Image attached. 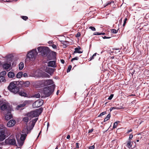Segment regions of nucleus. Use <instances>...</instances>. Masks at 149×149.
<instances>
[{
    "mask_svg": "<svg viewBox=\"0 0 149 149\" xmlns=\"http://www.w3.org/2000/svg\"><path fill=\"white\" fill-rule=\"evenodd\" d=\"M49 123H47V129H48V127H49Z\"/></svg>",
    "mask_w": 149,
    "mask_h": 149,
    "instance_id": "61",
    "label": "nucleus"
},
{
    "mask_svg": "<svg viewBox=\"0 0 149 149\" xmlns=\"http://www.w3.org/2000/svg\"><path fill=\"white\" fill-rule=\"evenodd\" d=\"M89 29H90L93 31H95L96 30L95 28L93 26H90L89 27Z\"/></svg>",
    "mask_w": 149,
    "mask_h": 149,
    "instance_id": "39",
    "label": "nucleus"
},
{
    "mask_svg": "<svg viewBox=\"0 0 149 149\" xmlns=\"http://www.w3.org/2000/svg\"><path fill=\"white\" fill-rule=\"evenodd\" d=\"M35 124V123L34 122H33L32 121V123L31 125L30 126V127H27V128H28V130H31Z\"/></svg>",
    "mask_w": 149,
    "mask_h": 149,
    "instance_id": "29",
    "label": "nucleus"
},
{
    "mask_svg": "<svg viewBox=\"0 0 149 149\" xmlns=\"http://www.w3.org/2000/svg\"><path fill=\"white\" fill-rule=\"evenodd\" d=\"M42 111V109L41 108L35 111H32L27 114V116L30 117L31 118L38 116Z\"/></svg>",
    "mask_w": 149,
    "mask_h": 149,
    "instance_id": "4",
    "label": "nucleus"
},
{
    "mask_svg": "<svg viewBox=\"0 0 149 149\" xmlns=\"http://www.w3.org/2000/svg\"><path fill=\"white\" fill-rule=\"evenodd\" d=\"M70 138V135H68L67 136V139H69Z\"/></svg>",
    "mask_w": 149,
    "mask_h": 149,
    "instance_id": "57",
    "label": "nucleus"
},
{
    "mask_svg": "<svg viewBox=\"0 0 149 149\" xmlns=\"http://www.w3.org/2000/svg\"><path fill=\"white\" fill-rule=\"evenodd\" d=\"M37 54V52L36 49H33L31 51L27 54L26 61L29 62L33 61Z\"/></svg>",
    "mask_w": 149,
    "mask_h": 149,
    "instance_id": "3",
    "label": "nucleus"
},
{
    "mask_svg": "<svg viewBox=\"0 0 149 149\" xmlns=\"http://www.w3.org/2000/svg\"><path fill=\"white\" fill-rule=\"evenodd\" d=\"M132 131V129H130V130H129L128 131V133H129V132H131Z\"/></svg>",
    "mask_w": 149,
    "mask_h": 149,
    "instance_id": "58",
    "label": "nucleus"
},
{
    "mask_svg": "<svg viewBox=\"0 0 149 149\" xmlns=\"http://www.w3.org/2000/svg\"><path fill=\"white\" fill-rule=\"evenodd\" d=\"M28 133L29 132L28 128L22 131V133H25V134H22L21 135L20 139L24 141L25 140L26 137L27 136V134H28Z\"/></svg>",
    "mask_w": 149,
    "mask_h": 149,
    "instance_id": "8",
    "label": "nucleus"
},
{
    "mask_svg": "<svg viewBox=\"0 0 149 149\" xmlns=\"http://www.w3.org/2000/svg\"><path fill=\"white\" fill-rule=\"evenodd\" d=\"M119 109V108H116V107H113L111 108L110 109V110L111 111L113 109Z\"/></svg>",
    "mask_w": 149,
    "mask_h": 149,
    "instance_id": "46",
    "label": "nucleus"
},
{
    "mask_svg": "<svg viewBox=\"0 0 149 149\" xmlns=\"http://www.w3.org/2000/svg\"><path fill=\"white\" fill-rule=\"evenodd\" d=\"M37 49L38 52L40 53L43 56L46 55L49 51L48 48L44 47H39Z\"/></svg>",
    "mask_w": 149,
    "mask_h": 149,
    "instance_id": "5",
    "label": "nucleus"
},
{
    "mask_svg": "<svg viewBox=\"0 0 149 149\" xmlns=\"http://www.w3.org/2000/svg\"><path fill=\"white\" fill-rule=\"evenodd\" d=\"M104 39H109L111 38L110 37H106V36H104V37H102Z\"/></svg>",
    "mask_w": 149,
    "mask_h": 149,
    "instance_id": "52",
    "label": "nucleus"
},
{
    "mask_svg": "<svg viewBox=\"0 0 149 149\" xmlns=\"http://www.w3.org/2000/svg\"><path fill=\"white\" fill-rule=\"evenodd\" d=\"M43 103V101L41 99H39L33 104V106L34 108H38L41 106Z\"/></svg>",
    "mask_w": 149,
    "mask_h": 149,
    "instance_id": "6",
    "label": "nucleus"
},
{
    "mask_svg": "<svg viewBox=\"0 0 149 149\" xmlns=\"http://www.w3.org/2000/svg\"><path fill=\"white\" fill-rule=\"evenodd\" d=\"M111 117V115L110 114H109L107 117L104 118V122H106Z\"/></svg>",
    "mask_w": 149,
    "mask_h": 149,
    "instance_id": "30",
    "label": "nucleus"
},
{
    "mask_svg": "<svg viewBox=\"0 0 149 149\" xmlns=\"http://www.w3.org/2000/svg\"><path fill=\"white\" fill-rule=\"evenodd\" d=\"M120 122L118 121H116L115 123H114L113 126V128H116L118 125V123L119 122Z\"/></svg>",
    "mask_w": 149,
    "mask_h": 149,
    "instance_id": "31",
    "label": "nucleus"
},
{
    "mask_svg": "<svg viewBox=\"0 0 149 149\" xmlns=\"http://www.w3.org/2000/svg\"><path fill=\"white\" fill-rule=\"evenodd\" d=\"M18 94H19V95L22 96H24L25 97L27 96V94L23 91L19 92L18 93Z\"/></svg>",
    "mask_w": 149,
    "mask_h": 149,
    "instance_id": "22",
    "label": "nucleus"
},
{
    "mask_svg": "<svg viewBox=\"0 0 149 149\" xmlns=\"http://www.w3.org/2000/svg\"><path fill=\"white\" fill-rule=\"evenodd\" d=\"M55 88V85H52L49 86L44 88L42 92L45 97H48L50 95L54 92Z\"/></svg>",
    "mask_w": 149,
    "mask_h": 149,
    "instance_id": "2",
    "label": "nucleus"
},
{
    "mask_svg": "<svg viewBox=\"0 0 149 149\" xmlns=\"http://www.w3.org/2000/svg\"><path fill=\"white\" fill-rule=\"evenodd\" d=\"M106 112H105V111L102 112V113H101L98 116V117H100V116H102V115H104L105 114H106Z\"/></svg>",
    "mask_w": 149,
    "mask_h": 149,
    "instance_id": "40",
    "label": "nucleus"
},
{
    "mask_svg": "<svg viewBox=\"0 0 149 149\" xmlns=\"http://www.w3.org/2000/svg\"><path fill=\"white\" fill-rule=\"evenodd\" d=\"M105 34V33H99L98 32H95L94 34V35H104Z\"/></svg>",
    "mask_w": 149,
    "mask_h": 149,
    "instance_id": "33",
    "label": "nucleus"
},
{
    "mask_svg": "<svg viewBox=\"0 0 149 149\" xmlns=\"http://www.w3.org/2000/svg\"><path fill=\"white\" fill-rule=\"evenodd\" d=\"M61 62L63 64L64 63V61L63 59H61Z\"/></svg>",
    "mask_w": 149,
    "mask_h": 149,
    "instance_id": "56",
    "label": "nucleus"
},
{
    "mask_svg": "<svg viewBox=\"0 0 149 149\" xmlns=\"http://www.w3.org/2000/svg\"><path fill=\"white\" fill-rule=\"evenodd\" d=\"M23 85L26 87H28L29 86L30 82L29 81H26L23 83Z\"/></svg>",
    "mask_w": 149,
    "mask_h": 149,
    "instance_id": "27",
    "label": "nucleus"
},
{
    "mask_svg": "<svg viewBox=\"0 0 149 149\" xmlns=\"http://www.w3.org/2000/svg\"><path fill=\"white\" fill-rule=\"evenodd\" d=\"M79 143H76V147L77 148H78L79 147Z\"/></svg>",
    "mask_w": 149,
    "mask_h": 149,
    "instance_id": "55",
    "label": "nucleus"
},
{
    "mask_svg": "<svg viewBox=\"0 0 149 149\" xmlns=\"http://www.w3.org/2000/svg\"><path fill=\"white\" fill-rule=\"evenodd\" d=\"M52 47L54 49H56V45L54 44H53L52 45Z\"/></svg>",
    "mask_w": 149,
    "mask_h": 149,
    "instance_id": "53",
    "label": "nucleus"
},
{
    "mask_svg": "<svg viewBox=\"0 0 149 149\" xmlns=\"http://www.w3.org/2000/svg\"><path fill=\"white\" fill-rule=\"evenodd\" d=\"M127 20V18H125L124 20V23L123 24V26H125V24L126 23V21Z\"/></svg>",
    "mask_w": 149,
    "mask_h": 149,
    "instance_id": "41",
    "label": "nucleus"
},
{
    "mask_svg": "<svg viewBox=\"0 0 149 149\" xmlns=\"http://www.w3.org/2000/svg\"><path fill=\"white\" fill-rule=\"evenodd\" d=\"M8 88L10 91L14 94L18 93L19 90L17 86V82L16 81L11 82L8 86Z\"/></svg>",
    "mask_w": 149,
    "mask_h": 149,
    "instance_id": "1",
    "label": "nucleus"
},
{
    "mask_svg": "<svg viewBox=\"0 0 149 149\" xmlns=\"http://www.w3.org/2000/svg\"><path fill=\"white\" fill-rule=\"evenodd\" d=\"M16 123L15 120H10L8 123L7 126L8 127H11L14 126Z\"/></svg>",
    "mask_w": 149,
    "mask_h": 149,
    "instance_id": "11",
    "label": "nucleus"
},
{
    "mask_svg": "<svg viewBox=\"0 0 149 149\" xmlns=\"http://www.w3.org/2000/svg\"><path fill=\"white\" fill-rule=\"evenodd\" d=\"M118 30H116L115 29H111V33H117Z\"/></svg>",
    "mask_w": 149,
    "mask_h": 149,
    "instance_id": "35",
    "label": "nucleus"
},
{
    "mask_svg": "<svg viewBox=\"0 0 149 149\" xmlns=\"http://www.w3.org/2000/svg\"><path fill=\"white\" fill-rule=\"evenodd\" d=\"M22 75H23V77H28V75L26 73H24V74H23Z\"/></svg>",
    "mask_w": 149,
    "mask_h": 149,
    "instance_id": "45",
    "label": "nucleus"
},
{
    "mask_svg": "<svg viewBox=\"0 0 149 149\" xmlns=\"http://www.w3.org/2000/svg\"><path fill=\"white\" fill-rule=\"evenodd\" d=\"M24 67V64L23 62H21L19 65V68L20 70H21L23 69Z\"/></svg>",
    "mask_w": 149,
    "mask_h": 149,
    "instance_id": "24",
    "label": "nucleus"
},
{
    "mask_svg": "<svg viewBox=\"0 0 149 149\" xmlns=\"http://www.w3.org/2000/svg\"><path fill=\"white\" fill-rule=\"evenodd\" d=\"M113 94L111 95L108 98V99L109 100H111L113 98Z\"/></svg>",
    "mask_w": 149,
    "mask_h": 149,
    "instance_id": "43",
    "label": "nucleus"
},
{
    "mask_svg": "<svg viewBox=\"0 0 149 149\" xmlns=\"http://www.w3.org/2000/svg\"><path fill=\"white\" fill-rule=\"evenodd\" d=\"M46 77H49V75H48V74H46V76H45Z\"/></svg>",
    "mask_w": 149,
    "mask_h": 149,
    "instance_id": "62",
    "label": "nucleus"
},
{
    "mask_svg": "<svg viewBox=\"0 0 149 149\" xmlns=\"http://www.w3.org/2000/svg\"><path fill=\"white\" fill-rule=\"evenodd\" d=\"M6 81L5 77L3 76H0V82H5Z\"/></svg>",
    "mask_w": 149,
    "mask_h": 149,
    "instance_id": "26",
    "label": "nucleus"
},
{
    "mask_svg": "<svg viewBox=\"0 0 149 149\" xmlns=\"http://www.w3.org/2000/svg\"><path fill=\"white\" fill-rule=\"evenodd\" d=\"M55 149H58V146H57L55 148Z\"/></svg>",
    "mask_w": 149,
    "mask_h": 149,
    "instance_id": "64",
    "label": "nucleus"
},
{
    "mask_svg": "<svg viewBox=\"0 0 149 149\" xmlns=\"http://www.w3.org/2000/svg\"><path fill=\"white\" fill-rule=\"evenodd\" d=\"M133 135L132 134H130V136L129 137V139L128 140H130V139H132L133 138Z\"/></svg>",
    "mask_w": 149,
    "mask_h": 149,
    "instance_id": "50",
    "label": "nucleus"
},
{
    "mask_svg": "<svg viewBox=\"0 0 149 149\" xmlns=\"http://www.w3.org/2000/svg\"><path fill=\"white\" fill-rule=\"evenodd\" d=\"M27 103V102L26 101H24L22 104L18 105L17 107V109H19L20 108L24 107L26 105Z\"/></svg>",
    "mask_w": 149,
    "mask_h": 149,
    "instance_id": "18",
    "label": "nucleus"
},
{
    "mask_svg": "<svg viewBox=\"0 0 149 149\" xmlns=\"http://www.w3.org/2000/svg\"><path fill=\"white\" fill-rule=\"evenodd\" d=\"M17 146H22L23 144L24 141L20 139H17Z\"/></svg>",
    "mask_w": 149,
    "mask_h": 149,
    "instance_id": "20",
    "label": "nucleus"
},
{
    "mask_svg": "<svg viewBox=\"0 0 149 149\" xmlns=\"http://www.w3.org/2000/svg\"><path fill=\"white\" fill-rule=\"evenodd\" d=\"M22 18L25 20H26L28 18V17L26 16H22Z\"/></svg>",
    "mask_w": 149,
    "mask_h": 149,
    "instance_id": "38",
    "label": "nucleus"
},
{
    "mask_svg": "<svg viewBox=\"0 0 149 149\" xmlns=\"http://www.w3.org/2000/svg\"><path fill=\"white\" fill-rule=\"evenodd\" d=\"M80 35H81L80 33L79 32H78L77 33V35H76V36L77 37H79L80 36Z\"/></svg>",
    "mask_w": 149,
    "mask_h": 149,
    "instance_id": "48",
    "label": "nucleus"
},
{
    "mask_svg": "<svg viewBox=\"0 0 149 149\" xmlns=\"http://www.w3.org/2000/svg\"><path fill=\"white\" fill-rule=\"evenodd\" d=\"M31 117H29L27 116H27L24 117L23 119V120L25 122H27L28 121L29 119H31Z\"/></svg>",
    "mask_w": 149,
    "mask_h": 149,
    "instance_id": "23",
    "label": "nucleus"
},
{
    "mask_svg": "<svg viewBox=\"0 0 149 149\" xmlns=\"http://www.w3.org/2000/svg\"><path fill=\"white\" fill-rule=\"evenodd\" d=\"M59 90H58L57 92V93H56V94L57 95H58L59 93Z\"/></svg>",
    "mask_w": 149,
    "mask_h": 149,
    "instance_id": "60",
    "label": "nucleus"
},
{
    "mask_svg": "<svg viewBox=\"0 0 149 149\" xmlns=\"http://www.w3.org/2000/svg\"><path fill=\"white\" fill-rule=\"evenodd\" d=\"M37 120H38V118H35V119H33V120L32 121L33 122H34L35 123H36V122L37 121Z\"/></svg>",
    "mask_w": 149,
    "mask_h": 149,
    "instance_id": "51",
    "label": "nucleus"
},
{
    "mask_svg": "<svg viewBox=\"0 0 149 149\" xmlns=\"http://www.w3.org/2000/svg\"><path fill=\"white\" fill-rule=\"evenodd\" d=\"M48 64L49 66L50 67H55L56 66V61H49Z\"/></svg>",
    "mask_w": 149,
    "mask_h": 149,
    "instance_id": "16",
    "label": "nucleus"
},
{
    "mask_svg": "<svg viewBox=\"0 0 149 149\" xmlns=\"http://www.w3.org/2000/svg\"><path fill=\"white\" fill-rule=\"evenodd\" d=\"M111 3V2H110V3H108L106 6H104V7H105L106 6H107L108 5L110 4Z\"/></svg>",
    "mask_w": 149,
    "mask_h": 149,
    "instance_id": "59",
    "label": "nucleus"
},
{
    "mask_svg": "<svg viewBox=\"0 0 149 149\" xmlns=\"http://www.w3.org/2000/svg\"><path fill=\"white\" fill-rule=\"evenodd\" d=\"M7 113L5 116V119L6 120H8L10 119L12 117V116L10 112H7Z\"/></svg>",
    "mask_w": 149,
    "mask_h": 149,
    "instance_id": "14",
    "label": "nucleus"
},
{
    "mask_svg": "<svg viewBox=\"0 0 149 149\" xmlns=\"http://www.w3.org/2000/svg\"><path fill=\"white\" fill-rule=\"evenodd\" d=\"M1 109L2 110H5L6 112H10L11 111V109L10 107H9L8 105L4 103L1 106Z\"/></svg>",
    "mask_w": 149,
    "mask_h": 149,
    "instance_id": "7",
    "label": "nucleus"
},
{
    "mask_svg": "<svg viewBox=\"0 0 149 149\" xmlns=\"http://www.w3.org/2000/svg\"><path fill=\"white\" fill-rule=\"evenodd\" d=\"M122 18L120 20V22H122Z\"/></svg>",
    "mask_w": 149,
    "mask_h": 149,
    "instance_id": "63",
    "label": "nucleus"
},
{
    "mask_svg": "<svg viewBox=\"0 0 149 149\" xmlns=\"http://www.w3.org/2000/svg\"><path fill=\"white\" fill-rule=\"evenodd\" d=\"M46 71L51 75H52L53 73L54 69L51 68H47L46 70Z\"/></svg>",
    "mask_w": 149,
    "mask_h": 149,
    "instance_id": "13",
    "label": "nucleus"
},
{
    "mask_svg": "<svg viewBox=\"0 0 149 149\" xmlns=\"http://www.w3.org/2000/svg\"><path fill=\"white\" fill-rule=\"evenodd\" d=\"M96 53H95L94 54H93V55L92 56V57H91V60L93 59L94 58V57L96 56Z\"/></svg>",
    "mask_w": 149,
    "mask_h": 149,
    "instance_id": "49",
    "label": "nucleus"
},
{
    "mask_svg": "<svg viewBox=\"0 0 149 149\" xmlns=\"http://www.w3.org/2000/svg\"><path fill=\"white\" fill-rule=\"evenodd\" d=\"M93 130V129H92L90 130H89L88 131V133H91L92 132Z\"/></svg>",
    "mask_w": 149,
    "mask_h": 149,
    "instance_id": "54",
    "label": "nucleus"
},
{
    "mask_svg": "<svg viewBox=\"0 0 149 149\" xmlns=\"http://www.w3.org/2000/svg\"><path fill=\"white\" fill-rule=\"evenodd\" d=\"M15 75L14 72H10L8 74V76L9 78H13Z\"/></svg>",
    "mask_w": 149,
    "mask_h": 149,
    "instance_id": "21",
    "label": "nucleus"
},
{
    "mask_svg": "<svg viewBox=\"0 0 149 149\" xmlns=\"http://www.w3.org/2000/svg\"><path fill=\"white\" fill-rule=\"evenodd\" d=\"M1 75H5L6 74V72L5 71H3L1 73Z\"/></svg>",
    "mask_w": 149,
    "mask_h": 149,
    "instance_id": "44",
    "label": "nucleus"
},
{
    "mask_svg": "<svg viewBox=\"0 0 149 149\" xmlns=\"http://www.w3.org/2000/svg\"><path fill=\"white\" fill-rule=\"evenodd\" d=\"M53 83V81L51 80H47L45 81L44 84L47 85H49L52 84Z\"/></svg>",
    "mask_w": 149,
    "mask_h": 149,
    "instance_id": "17",
    "label": "nucleus"
},
{
    "mask_svg": "<svg viewBox=\"0 0 149 149\" xmlns=\"http://www.w3.org/2000/svg\"><path fill=\"white\" fill-rule=\"evenodd\" d=\"M35 124V123L34 122H33L32 121V123L31 125L30 126V127H27V128H28V130H31Z\"/></svg>",
    "mask_w": 149,
    "mask_h": 149,
    "instance_id": "28",
    "label": "nucleus"
},
{
    "mask_svg": "<svg viewBox=\"0 0 149 149\" xmlns=\"http://www.w3.org/2000/svg\"><path fill=\"white\" fill-rule=\"evenodd\" d=\"M13 57V55L11 54H10L6 56V58L7 59H10Z\"/></svg>",
    "mask_w": 149,
    "mask_h": 149,
    "instance_id": "36",
    "label": "nucleus"
},
{
    "mask_svg": "<svg viewBox=\"0 0 149 149\" xmlns=\"http://www.w3.org/2000/svg\"><path fill=\"white\" fill-rule=\"evenodd\" d=\"M5 143L7 144L14 145L16 143V141L15 139L8 138L5 140Z\"/></svg>",
    "mask_w": 149,
    "mask_h": 149,
    "instance_id": "9",
    "label": "nucleus"
},
{
    "mask_svg": "<svg viewBox=\"0 0 149 149\" xmlns=\"http://www.w3.org/2000/svg\"><path fill=\"white\" fill-rule=\"evenodd\" d=\"M5 136L4 131H0V141H3L5 139Z\"/></svg>",
    "mask_w": 149,
    "mask_h": 149,
    "instance_id": "12",
    "label": "nucleus"
},
{
    "mask_svg": "<svg viewBox=\"0 0 149 149\" xmlns=\"http://www.w3.org/2000/svg\"><path fill=\"white\" fill-rule=\"evenodd\" d=\"M40 97V94L38 93L36 94H35L33 96V97L38 98Z\"/></svg>",
    "mask_w": 149,
    "mask_h": 149,
    "instance_id": "34",
    "label": "nucleus"
},
{
    "mask_svg": "<svg viewBox=\"0 0 149 149\" xmlns=\"http://www.w3.org/2000/svg\"><path fill=\"white\" fill-rule=\"evenodd\" d=\"M63 44L64 45V47H66L67 45L68 44V42L66 41H63L62 42Z\"/></svg>",
    "mask_w": 149,
    "mask_h": 149,
    "instance_id": "32",
    "label": "nucleus"
},
{
    "mask_svg": "<svg viewBox=\"0 0 149 149\" xmlns=\"http://www.w3.org/2000/svg\"><path fill=\"white\" fill-rule=\"evenodd\" d=\"M95 148L94 145L91 146L89 147V149H94Z\"/></svg>",
    "mask_w": 149,
    "mask_h": 149,
    "instance_id": "47",
    "label": "nucleus"
},
{
    "mask_svg": "<svg viewBox=\"0 0 149 149\" xmlns=\"http://www.w3.org/2000/svg\"><path fill=\"white\" fill-rule=\"evenodd\" d=\"M133 142H131L130 140H128L126 146L129 149H133L134 148L135 146H133Z\"/></svg>",
    "mask_w": 149,
    "mask_h": 149,
    "instance_id": "10",
    "label": "nucleus"
},
{
    "mask_svg": "<svg viewBox=\"0 0 149 149\" xmlns=\"http://www.w3.org/2000/svg\"><path fill=\"white\" fill-rule=\"evenodd\" d=\"M23 74V72H20L17 73L16 75V76L17 78H21Z\"/></svg>",
    "mask_w": 149,
    "mask_h": 149,
    "instance_id": "25",
    "label": "nucleus"
},
{
    "mask_svg": "<svg viewBox=\"0 0 149 149\" xmlns=\"http://www.w3.org/2000/svg\"><path fill=\"white\" fill-rule=\"evenodd\" d=\"M78 57H75V58H72V59H71V61L72 62L74 60H78Z\"/></svg>",
    "mask_w": 149,
    "mask_h": 149,
    "instance_id": "42",
    "label": "nucleus"
},
{
    "mask_svg": "<svg viewBox=\"0 0 149 149\" xmlns=\"http://www.w3.org/2000/svg\"><path fill=\"white\" fill-rule=\"evenodd\" d=\"M3 67L7 71H8L10 69V64L8 63H6L3 65Z\"/></svg>",
    "mask_w": 149,
    "mask_h": 149,
    "instance_id": "15",
    "label": "nucleus"
},
{
    "mask_svg": "<svg viewBox=\"0 0 149 149\" xmlns=\"http://www.w3.org/2000/svg\"><path fill=\"white\" fill-rule=\"evenodd\" d=\"M81 49V48L80 47L78 46V47L75 48L74 49V53H81L83 52L79 51V50Z\"/></svg>",
    "mask_w": 149,
    "mask_h": 149,
    "instance_id": "19",
    "label": "nucleus"
},
{
    "mask_svg": "<svg viewBox=\"0 0 149 149\" xmlns=\"http://www.w3.org/2000/svg\"><path fill=\"white\" fill-rule=\"evenodd\" d=\"M72 68V66L71 65H69L68 67L67 70V72H69L70 70H71V69Z\"/></svg>",
    "mask_w": 149,
    "mask_h": 149,
    "instance_id": "37",
    "label": "nucleus"
}]
</instances>
